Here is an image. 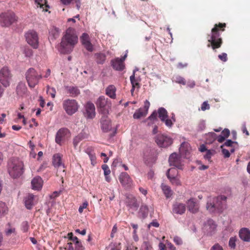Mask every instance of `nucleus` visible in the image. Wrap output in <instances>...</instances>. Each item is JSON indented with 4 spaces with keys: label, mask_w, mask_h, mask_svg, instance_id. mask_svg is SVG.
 I'll list each match as a JSON object with an SVG mask.
<instances>
[{
    "label": "nucleus",
    "mask_w": 250,
    "mask_h": 250,
    "mask_svg": "<svg viewBox=\"0 0 250 250\" xmlns=\"http://www.w3.org/2000/svg\"><path fill=\"white\" fill-rule=\"evenodd\" d=\"M221 134L223 135V136H224L225 138H227L229 136L230 134V131L229 129L225 128L221 132Z\"/></svg>",
    "instance_id": "62"
},
{
    "label": "nucleus",
    "mask_w": 250,
    "mask_h": 250,
    "mask_svg": "<svg viewBox=\"0 0 250 250\" xmlns=\"http://www.w3.org/2000/svg\"><path fill=\"white\" fill-rule=\"evenodd\" d=\"M29 228V225L27 221H23L21 226V230L23 232H26L28 230Z\"/></svg>",
    "instance_id": "45"
},
{
    "label": "nucleus",
    "mask_w": 250,
    "mask_h": 250,
    "mask_svg": "<svg viewBox=\"0 0 250 250\" xmlns=\"http://www.w3.org/2000/svg\"><path fill=\"white\" fill-rule=\"evenodd\" d=\"M186 209V207L185 204L177 202L173 205L172 212L173 213L181 215L185 213Z\"/></svg>",
    "instance_id": "21"
},
{
    "label": "nucleus",
    "mask_w": 250,
    "mask_h": 250,
    "mask_svg": "<svg viewBox=\"0 0 250 250\" xmlns=\"http://www.w3.org/2000/svg\"><path fill=\"white\" fill-rule=\"evenodd\" d=\"M5 234L7 236H10L12 234H16V229L15 228L11 226H9L8 228L5 229Z\"/></svg>",
    "instance_id": "47"
},
{
    "label": "nucleus",
    "mask_w": 250,
    "mask_h": 250,
    "mask_svg": "<svg viewBox=\"0 0 250 250\" xmlns=\"http://www.w3.org/2000/svg\"><path fill=\"white\" fill-rule=\"evenodd\" d=\"M161 188L164 194L167 198H170L172 195V191L169 186L165 185L164 183L161 184Z\"/></svg>",
    "instance_id": "30"
},
{
    "label": "nucleus",
    "mask_w": 250,
    "mask_h": 250,
    "mask_svg": "<svg viewBox=\"0 0 250 250\" xmlns=\"http://www.w3.org/2000/svg\"><path fill=\"white\" fill-rule=\"evenodd\" d=\"M210 250H224L222 246H221L218 243H215L214 245H213Z\"/></svg>",
    "instance_id": "55"
},
{
    "label": "nucleus",
    "mask_w": 250,
    "mask_h": 250,
    "mask_svg": "<svg viewBox=\"0 0 250 250\" xmlns=\"http://www.w3.org/2000/svg\"><path fill=\"white\" fill-rule=\"evenodd\" d=\"M217 139V134L214 132H209L207 135V139L209 143L214 142Z\"/></svg>",
    "instance_id": "39"
},
{
    "label": "nucleus",
    "mask_w": 250,
    "mask_h": 250,
    "mask_svg": "<svg viewBox=\"0 0 250 250\" xmlns=\"http://www.w3.org/2000/svg\"><path fill=\"white\" fill-rule=\"evenodd\" d=\"M84 248L81 242H76L75 244V250H84Z\"/></svg>",
    "instance_id": "56"
},
{
    "label": "nucleus",
    "mask_w": 250,
    "mask_h": 250,
    "mask_svg": "<svg viewBox=\"0 0 250 250\" xmlns=\"http://www.w3.org/2000/svg\"><path fill=\"white\" fill-rule=\"evenodd\" d=\"M155 140L157 145L161 147H167L173 143V140L170 137L164 134H158L155 137Z\"/></svg>",
    "instance_id": "11"
},
{
    "label": "nucleus",
    "mask_w": 250,
    "mask_h": 250,
    "mask_svg": "<svg viewBox=\"0 0 250 250\" xmlns=\"http://www.w3.org/2000/svg\"><path fill=\"white\" fill-rule=\"evenodd\" d=\"M52 163L55 167H60L62 166L64 167V165L62 163V156L59 153L53 155Z\"/></svg>",
    "instance_id": "29"
},
{
    "label": "nucleus",
    "mask_w": 250,
    "mask_h": 250,
    "mask_svg": "<svg viewBox=\"0 0 250 250\" xmlns=\"http://www.w3.org/2000/svg\"><path fill=\"white\" fill-rule=\"evenodd\" d=\"M26 42L34 49L39 47V41L38 33L34 30H29L25 34Z\"/></svg>",
    "instance_id": "8"
},
{
    "label": "nucleus",
    "mask_w": 250,
    "mask_h": 250,
    "mask_svg": "<svg viewBox=\"0 0 250 250\" xmlns=\"http://www.w3.org/2000/svg\"><path fill=\"white\" fill-rule=\"evenodd\" d=\"M84 47L88 51L92 52L94 50V47L90 41L82 44Z\"/></svg>",
    "instance_id": "46"
},
{
    "label": "nucleus",
    "mask_w": 250,
    "mask_h": 250,
    "mask_svg": "<svg viewBox=\"0 0 250 250\" xmlns=\"http://www.w3.org/2000/svg\"><path fill=\"white\" fill-rule=\"evenodd\" d=\"M50 33L53 35L54 38H57L60 34V30L59 28L53 27L50 30Z\"/></svg>",
    "instance_id": "43"
},
{
    "label": "nucleus",
    "mask_w": 250,
    "mask_h": 250,
    "mask_svg": "<svg viewBox=\"0 0 250 250\" xmlns=\"http://www.w3.org/2000/svg\"><path fill=\"white\" fill-rule=\"evenodd\" d=\"M136 71H138V69H135L133 71V74L130 77V82L132 85V86L133 87H137L138 88L139 87V81L137 79L135 78V73Z\"/></svg>",
    "instance_id": "36"
},
{
    "label": "nucleus",
    "mask_w": 250,
    "mask_h": 250,
    "mask_svg": "<svg viewBox=\"0 0 250 250\" xmlns=\"http://www.w3.org/2000/svg\"><path fill=\"white\" fill-rule=\"evenodd\" d=\"M85 117L87 118L92 119L95 116V107L91 102H87L85 105Z\"/></svg>",
    "instance_id": "19"
},
{
    "label": "nucleus",
    "mask_w": 250,
    "mask_h": 250,
    "mask_svg": "<svg viewBox=\"0 0 250 250\" xmlns=\"http://www.w3.org/2000/svg\"><path fill=\"white\" fill-rule=\"evenodd\" d=\"M198 127V129L200 130H204L206 127L205 121L204 120L200 121L199 123Z\"/></svg>",
    "instance_id": "61"
},
{
    "label": "nucleus",
    "mask_w": 250,
    "mask_h": 250,
    "mask_svg": "<svg viewBox=\"0 0 250 250\" xmlns=\"http://www.w3.org/2000/svg\"><path fill=\"white\" fill-rule=\"evenodd\" d=\"M234 143H237L236 142L232 141L231 140H227L226 142L221 146V148H223L224 146H232V145Z\"/></svg>",
    "instance_id": "54"
},
{
    "label": "nucleus",
    "mask_w": 250,
    "mask_h": 250,
    "mask_svg": "<svg viewBox=\"0 0 250 250\" xmlns=\"http://www.w3.org/2000/svg\"><path fill=\"white\" fill-rule=\"evenodd\" d=\"M11 77V74L7 67H3L0 69V83L4 87H7L9 86Z\"/></svg>",
    "instance_id": "12"
},
{
    "label": "nucleus",
    "mask_w": 250,
    "mask_h": 250,
    "mask_svg": "<svg viewBox=\"0 0 250 250\" xmlns=\"http://www.w3.org/2000/svg\"><path fill=\"white\" fill-rule=\"evenodd\" d=\"M47 93L50 95L52 98H54L56 96V91L55 88L47 86Z\"/></svg>",
    "instance_id": "44"
},
{
    "label": "nucleus",
    "mask_w": 250,
    "mask_h": 250,
    "mask_svg": "<svg viewBox=\"0 0 250 250\" xmlns=\"http://www.w3.org/2000/svg\"><path fill=\"white\" fill-rule=\"evenodd\" d=\"M101 128L104 132H106L111 128L110 122L107 118V115H103L101 119Z\"/></svg>",
    "instance_id": "22"
},
{
    "label": "nucleus",
    "mask_w": 250,
    "mask_h": 250,
    "mask_svg": "<svg viewBox=\"0 0 250 250\" xmlns=\"http://www.w3.org/2000/svg\"><path fill=\"white\" fill-rule=\"evenodd\" d=\"M150 103L147 100H146L144 103L143 108H140L137 110L133 114V118L136 119H139L142 117H145L147 114Z\"/></svg>",
    "instance_id": "16"
},
{
    "label": "nucleus",
    "mask_w": 250,
    "mask_h": 250,
    "mask_svg": "<svg viewBox=\"0 0 250 250\" xmlns=\"http://www.w3.org/2000/svg\"><path fill=\"white\" fill-rule=\"evenodd\" d=\"M237 240L236 236L231 237L229 241V246L231 249H235L236 247V243Z\"/></svg>",
    "instance_id": "38"
},
{
    "label": "nucleus",
    "mask_w": 250,
    "mask_h": 250,
    "mask_svg": "<svg viewBox=\"0 0 250 250\" xmlns=\"http://www.w3.org/2000/svg\"><path fill=\"white\" fill-rule=\"evenodd\" d=\"M216 224L211 219L208 220L204 225L203 230L208 235H212L215 232L216 229Z\"/></svg>",
    "instance_id": "15"
},
{
    "label": "nucleus",
    "mask_w": 250,
    "mask_h": 250,
    "mask_svg": "<svg viewBox=\"0 0 250 250\" xmlns=\"http://www.w3.org/2000/svg\"><path fill=\"white\" fill-rule=\"evenodd\" d=\"M191 151L190 145L188 142H183L179 148L180 154L184 158H189Z\"/></svg>",
    "instance_id": "17"
},
{
    "label": "nucleus",
    "mask_w": 250,
    "mask_h": 250,
    "mask_svg": "<svg viewBox=\"0 0 250 250\" xmlns=\"http://www.w3.org/2000/svg\"><path fill=\"white\" fill-rule=\"evenodd\" d=\"M173 241L177 245H181L183 244L182 239L177 236H176L173 238Z\"/></svg>",
    "instance_id": "58"
},
{
    "label": "nucleus",
    "mask_w": 250,
    "mask_h": 250,
    "mask_svg": "<svg viewBox=\"0 0 250 250\" xmlns=\"http://www.w3.org/2000/svg\"><path fill=\"white\" fill-rule=\"evenodd\" d=\"M148 213V208L146 205H142L139 210L138 216L143 219L146 218Z\"/></svg>",
    "instance_id": "31"
},
{
    "label": "nucleus",
    "mask_w": 250,
    "mask_h": 250,
    "mask_svg": "<svg viewBox=\"0 0 250 250\" xmlns=\"http://www.w3.org/2000/svg\"><path fill=\"white\" fill-rule=\"evenodd\" d=\"M96 105L100 112L106 115L108 113V109L111 104L106 99L104 96H100L97 101Z\"/></svg>",
    "instance_id": "10"
},
{
    "label": "nucleus",
    "mask_w": 250,
    "mask_h": 250,
    "mask_svg": "<svg viewBox=\"0 0 250 250\" xmlns=\"http://www.w3.org/2000/svg\"><path fill=\"white\" fill-rule=\"evenodd\" d=\"M181 155H179L176 153H172L169 157L168 161L170 166L175 167L177 169L182 170L183 169V164L181 159Z\"/></svg>",
    "instance_id": "13"
},
{
    "label": "nucleus",
    "mask_w": 250,
    "mask_h": 250,
    "mask_svg": "<svg viewBox=\"0 0 250 250\" xmlns=\"http://www.w3.org/2000/svg\"><path fill=\"white\" fill-rule=\"evenodd\" d=\"M239 236L243 241L249 242L250 241V230L246 228L241 229L239 232Z\"/></svg>",
    "instance_id": "23"
},
{
    "label": "nucleus",
    "mask_w": 250,
    "mask_h": 250,
    "mask_svg": "<svg viewBox=\"0 0 250 250\" xmlns=\"http://www.w3.org/2000/svg\"><path fill=\"white\" fill-rule=\"evenodd\" d=\"M116 88L113 85H110L106 89V94L112 99L116 97Z\"/></svg>",
    "instance_id": "32"
},
{
    "label": "nucleus",
    "mask_w": 250,
    "mask_h": 250,
    "mask_svg": "<svg viewBox=\"0 0 250 250\" xmlns=\"http://www.w3.org/2000/svg\"><path fill=\"white\" fill-rule=\"evenodd\" d=\"M65 89L67 91V93L72 97H77L80 94V91L76 86H65Z\"/></svg>",
    "instance_id": "27"
},
{
    "label": "nucleus",
    "mask_w": 250,
    "mask_h": 250,
    "mask_svg": "<svg viewBox=\"0 0 250 250\" xmlns=\"http://www.w3.org/2000/svg\"><path fill=\"white\" fill-rule=\"evenodd\" d=\"M43 181L40 176L35 177L31 181L32 188L34 190H39L42 188Z\"/></svg>",
    "instance_id": "24"
},
{
    "label": "nucleus",
    "mask_w": 250,
    "mask_h": 250,
    "mask_svg": "<svg viewBox=\"0 0 250 250\" xmlns=\"http://www.w3.org/2000/svg\"><path fill=\"white\" fill-rule=\"evenodd\" d=\"M85 134L84 133H81L76 136L73 139V145L75 148H76L78 144L84 138H85Z\"/></svg>",
    "instance_id": "33"
},
{
    "label": "nucleus",
    "mask_w": 250,
    "mask_h": 250,
    "mask_svg": "<svg viewBox=\"0 0 250 250\" xmlns=\"http://www.w3.org/2000/svg\"><path fill=\"white\" fill-rule=\"evenodd\" d=\"M102 167V169L104 170V174L105 176H107L110 173V170L107 165H103Z\"/></svg>",
    "instance_id": "57"
},
{
    "label": "nucleus",
    "mask_w": 250,
    "mask_h": 250,
    "mask_svg": "<svg viewBox=\"0 0 250 250\" xmlns=\"http://www.w3.org/2000/svg\"><path fill=\"white\" fill-rule=\"evenodd\" d=\"M25 78L29 86L34 88L42 78L41 74L38 73L34 68H30L25 73Z\"/></svg>",
    "instance_id": "6"
},
{
    "label": "nucleus",
    "mask_w": 250,
    "mask_h": 250,
    "mask_svg": "<svg viewBox=\"0 0 250 250\" xmlns=\"http://www.w3.org/2000/svg\"><path fill=\"white\" fill-rule=\"evenodd\" d=\"M226 25L225 23L221 22L214 25L210 34L208 35L207 38L208 43L207 45L208 47H211L213 50H215L221 46L223 43V40L221 37L220 32L225 30Z\"/></svg>",
    "instance_id": "2"
},
{
    "label": "nucleus",
    "mask_w": 250,
    "mask_h": 250,
    "mask_svg": "<svg viewBox=\"0 0 250 250\" xmlns=\"http://www.w3.org/2000/svg\"><path fill=\"white\" fill-rule=\"evenodd\" d=\"M78 42V36L75 29L69 27L63 33L59 50L61 53H69L73 51Z\"/></svg>",
    "instance_id": "1"
},
{
    "label": "nucleus",
    "mask_w": 250,
    "mask_h": 250,
    "mask_svg": "<svg viewBox=\"0 0 250 250\" xmlns=\"http://www.w3.org/2000/svg\"><path fill=\"white\" fill-rule=\"evenodd\" d=\"M140 250H153V249L150 242L144 241L141 246Z\"/></svg>",
    "instance_id": "37"
},
{
    "label": "nucleus",
    "mask_w": 250,
    "mask_h": 250,
    "mask_svg": "<svg viewBox=\"0 0 250 250\" xmlns=\"http://www.w3.org/2000/svg\"><path fill=\"white\" fill-rule=\"evenodd\" d=\"M221 148H222V152L223 154L224 155V157L225 158H229L230 156L229 151L226 149L223 148V147Z\"/></svg>",
    "instance_id": "63"
},
{
    "label": "nucleus",
    "mask_w": 250,
    "mask_h": 250,
    "mask_svg": "<svg viewBox=\"0 0 250 250\" xmlns=\"http://www.w3.org/2000/svg\"><path fill=\"white\" fill-rule=\"evenodd\" d=\"M227 197L221 195L216 197H208L207 203V209L210 212H221L225 208Z\"/></svg>",
    "instance_id": "3"
},
{
    "label": "nucleus",
    "mask_w": 250,
    "mask_h": 250,
    "mask_svg": "<svg viewBox=\"0 0 250 250\" xmlns=\"http://www.w3.org/2000/svg\"><path fill=\"white\" fill-rule=\"evenodd\" d=\"M8 171L13 178L20 177L24 172L23 162L18 158L10 159L8 163Z\"/></svg>",
    "instance_id": "4"
},
{
    "label": "nucleus",
    "mask_w": 250,
    "mask_h": 250,
    "mask_svg": "<svg viewBox=\"0 0 250 250\" xmlns=\"http://www.w3.org/2000/svg\"><path fill=\"white\" fill-rule=\"evenodd\" d=\"M27 89L25 83L20 82L16 87V93L19 96H22L26 94Z\"/></svg>",
    "instance_id": "26"
},
{
    "label": "nucleus",
    "mask_w": 250,
    "mask_h": 250,
    "mask_svg": "<svg viewBox=\"0 0 250 250\" xmlns=\"http://www.w3.org/2000/svg\"><path fill=\"white\" fill-rule=\"evenodd\" d=\"M212 156V153L210 150H207L206 154L204 156L205 159L209 161Z\"/></svg>",
    "instance_id": "64"
},
{
    "label": "nucleus",
    "mask_w": 250,
    "mask_h": 250,
    "mask_svg": "<svg viewBox=\"0 0 250 250\" xmlns=\"http://www.w3.org/2000/svg\"><path fill=\"white\" fill-rule=\"evenodd\" d=\"M23 53L27 57H30L33 54L32 50L29 48L28 47H24Z\"/></svg>",
    "instance_id": "48"
},
{
    "label": "nucleus",
    "mask_w": 250,
    "mask_h": 250,
    "mask_svg": "<svg viewBox=\"0 0 250 250\" xmlns=\"http://www.w3.org/2000/svg\"><path fill=\"white\" fill-rule=\"evenodd\" d=\"M169 174L170 175H174L175 176H178V171L177 169V168L175 167H172L169 169L167 172V174Z\"/></svg>",
    "instance_id": "42"
},
{
    "label": "nucleus",
    "mask_w": 250,
    "mask_h": 250,
    "mask_svg": "<svg viewBox=\"0 0 250 250\" xmlns=\"http://www.w3.org/2000/svg\"><path fill=\"white\" fill-rule=\"evenodd\" d=\"M112 66L117 71H122L125 67L124 63H112Z\"/></svg>",
    "instance_id": "41"
},
{
    "label": "nucleus",
    "mask_w": 250,
    "mask_h": 250,
    "mask_svg": "<svg viewBox=\"0 0 250 250\" xmlns=\"http://www.w3.org/2000/svg\"><path fill=\"white\" fill-rule=\"evenodd\" d=\"M210 108L209 104H208L207 101H205L203 103L201 106V109L202 111H205L208 110Z\"/></svg>",
    "instance_id": "53"
},
{
    "label": "nucleus",
    "mask_w": 250,
    "mask_h": 250,
    "mask_svg": "<svg viewBox=\"0 0 250 250\" xmlns=\"http://www.w3.org/2000/svg\"><path fill=\"white\" fill-rule=\"evenodd\" d=\"M80 41L82 44L90 41L89 36L86 33H83L80 37Z\"/></svg>",
    "instance_id": "40"
},
{
    "label": "nucleus",
    "mask_w": 250,
    "mask_h": 250,
    "mask_svg": "<svg viewBox=\"0 0 250 250\" xmlns=\"http://www.w3.org/2000/svg\"><path fill=\"white\" fill-rule=\"evenodd\" d=\"M174 81L178 83L182 84L183 85H185L186 84V81L185 79L179 76H176L175 78Z\"/></svg>",
    "instance_id": "51"
},
{
    "label": "nucleus",
    "mask_w": 250,
    "mask_h": 250,
    "mask_svg": "<svg viewBox=\"0 0 250 250\" xmlns=\"http://www.w3.org/2000/svg\"><path fill=\"white\" fill-rule=\"evenodd\" d=\"M8 212V208L4 202L0 201V217L4 216Z\"/></svg>",
    "instance_id": "35"
},
{
    "label": "nucleus",
    "mask_w": 250,
    "mask_h": 250,
    "mask_svg": "<svg viewBox=\"0 0 250 250\" xmlns=\"http://www.w3.org/2000/svg\"><path fill=\"white\" fill-rule=\"evenodd\" d=\"M125 205L128 208V210L132 213L136 211L139 207V204L137 199L132 195H128L126 197L125 200Z\"/></svg>",
    "instance_id": "14"
},
{
    "label": "nucleus",
    "mask_w": 250,
    "mask_h": 250,
    "mask_svg": "<svg viewBox=\"0 0 250 250\" xmlns=\"http://www.w3.org/2000/svg\"><path fill=\"white\" fill-rule=\"evenodd\" d=\"M95 56L99 61L103 62L105 61L106 56L105 54L103 53H96L95 54Z\"/></svg>",
    "instance_id": "50"
},
{
    "label": "nucleus",
    "mask_w": 250,
    "mask_h": 250,
    "mask_svg": "<svg viewBox=\"0 0 250 250\" xmlns=\"http://www.w3.org/2000/svg\"><path fill=\"white\" fill-rule=\"evenodd\" d=\"M119 181L123 186L130 187L132 184V180L126 172H122L119 178Z\"/></svg>",
    "instance_id": "18"
},
{
    "label": "nucleus",
    "mask_w": 250,
    "mask_h": 250,
    "mask_svg": "<svg viewBox=\"0 0 250 250\" xmlns=\"http://www.w3.org/2000/svg\"><path fill=\"white\" fill-rule=\"evenodd\" d=\"M62 106L66 113L72 115L76 112L79 108L77 102L73 99H67L63 101Z\"/></svg>",
    "instance_id": "7"
},
{
    "label": "nucleus",
    "mask_w": 250,
    "mask_h": 250,
    "mask_svg": "<svg viewBox=\"0 0 250 250\" xmlns=\"http://www.w3.org/2000/svg\"><path fill=\"white\" fill-rule=\"evenodd\" d=\"M88 206V202L87 201L84 202L82 205H81L79 208V212L82 213L83 209L86 208Z\"/></svg>",
    "instance_id": "59"
},
{
    "label": "nucleus",
    "mask_w": 250,
    "mask_h": 250,
    "mask_svg": "<svg viewBox=\"0 0 250 250\" xmlns=\"http://www.w3.org/2000/svg\"><path fill=\"white\" fill-rule=\"evenodd\" d=\"M218 58L222 62H226L228 60L227 54L225 53H223L218 55Z\"/></svg>",
    "instance_id": "60"
},
{
    "label": "nucleus",
    "mask_w": 250,
    "mask_h": 250,
    "mask_svg": "<svg viewBox=\"0 0 250 250\" xmlns=\"http://www.w3.org/2000/svg\"><path fill=\"white\" fill-rule=\"evenodd\" d=\"M69 134V131L68 129L66 128H62L60 129L56 133L55 141L59 145L61 144V143L64 138Z\"/></svg>",
    "instance_id": "20"
},
{
    "label": "nucleus",
    "mask_w": 250,
    "mask_h": 250,
    "mask_svg": "<svg viewBox=\"0 0 250 250\" xmlns=\"http://www.w3.org/2000/svg\"><path fill=\"white\" fill-rule=\"evenodd\" d=\"M127 56V51H126L125 54H124V55L123 56H122L120 58H116V59L115 60V61L113 62L112 61L111 62H118V63L123 62L125 61Z\"/></svg>",
    "instance_id": "49"
},
{
    "label": "nucleus",
    "mask_w": 250,
    "mask_h": 250,
    "mask_svg": "<svg viewBox=\"0 0 250 250\" xmlns=\"http://www.w3.org/2000/svg\"><path fill=\"white\" fill-rule=\"evenodd\" d=\"M34 196L32 194H29L24 199V203L26 208L30 209L34 205Z\"/></svg>",
    "instance_id": "28"
},
{
    "label": "nucleus",
    "mask_w": 250,
    "mask_h": 250,
    "mask_svg": "<svg viewBox=\"0 0 250 250\" xmlns=\"http://www.w3.org/2000/svg\"><path fill=\"white\" fill-rule=\"evenodd\" d=\"M167 178L172 185L176 186H179L181 185L180 181L178 176H175L174 175H170V174H168Z\"/></svg>",
    "instance_id": "34"
},
{
    "label": "nucleus",
    "mask_w": 250,
    "mask_h": 250,
    "mask_svg": "<svg viewBox=\"0 0 250 250\" xmlns=\"http://www.w3.org/2000/svg\"><path fill=\"white\" fill-rule=\"evenodd\" d=\"M157 114L161 122L164 123L165 125L168 128H171L176 122L175 115L174 113L168 116L167 110L164 107H160L158 109Z\"/></svg>",
    "instance_id": "5"
},
{
    "label": "nucleus",
    "mask_w": 250,
    "mask_h": 250,
    "mask_svg": "<svg viewBox=\"0 0 250 250\" xmlns=\"http://www.w3.org/2000/svg\"><path fill=\"white\" fill-rule=\"evenodd\" d=\"M187 206L188 210L192 213L196 212L198 210V207L195 200L191 198L187 202Z\"/></svg>",
    "instance_id": "25"
},
{
    "label": "nucleus",
    "mask_w": 250,
    "mask_h": 250,
    "mask_svg": "<svg viewBox=\"0 0 250 250\" xmlns=\"http://www.w3.org/2000/svg\"><path fill=\"white\" fill-rule=\"evenodd\" d=\"M16 21L17 18L13 12H6L0 15V24L2 26L8 27Z\"/></svg>",
    "instance_id": "9"
},
{
    "label": "nucleus",
    "mask_w": 250,
    "mask_h": 250,
    "mask_svg": "<svg viewBox=\"0 0 250 250\" xmlns=\"http://www.w3.org/2000/svg\"><path fill=\"white\" fill-rule=\"evenodd\" d=\"M89 157L91 161V164L92 166H94L96 164V158L94 154L89 153L88 154Z\"/></svg>",
    "instance_id": "52"
}]
</instances>
